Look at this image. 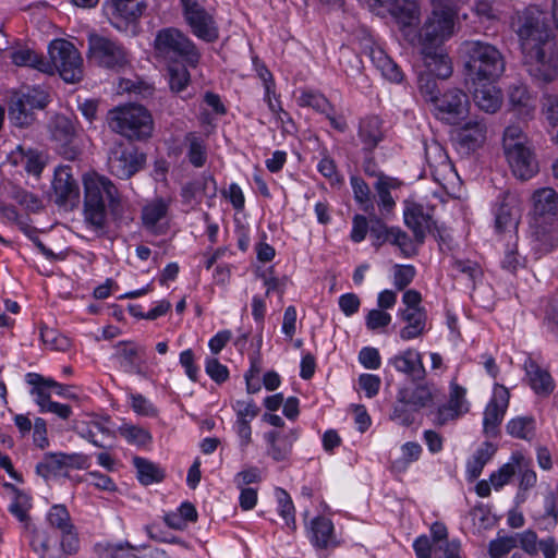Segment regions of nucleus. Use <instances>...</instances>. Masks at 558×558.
Instances as JSON below:
<instances>
[{
	"mask_svg": "<svg viewBox=\"0 0 558 558\" xmlns=\"http://www.w3.org/2000/svg\"><path fill=\"white\" fill-rule=\"evenodd\" d=\"M5 487L10 488L14 494L13 501L9 506L10 513L19 521L27 524L29 521L28 511L32 508L31 497L12 484H5Z\"/></svg>",
	"mask_w": 558,
	"mask_h": 558,
	"instance_id": "a19ab883",
	"label": "nucleus"
},
{
	"mask_svg": "<svg viewBox=\"0 0 558 558\" xmlns=\"http://www.w3.org/2000/svg\"><path fill=\"white\" fill-rule=\"evenodd\" d=\"M8 114L10 122L17 128H28L34 124L36 121V116L34 110H32L25 104L22 106H16L14 104V96L12 95L9 101Z\"/></svg>",
	"mask_w": 558,
	"mask_h": 558,
	"instance_id": "37998d69",
	"label": "nucleus"
},
{
	"mask_svg": "<svg viewBox=\"0 0 558 558\" xmlns=\"http://www.w3.org/2000/svg\"><path fill=\"white\" fill-rule=\"evenodd\" d=\"M84 219L96 232L104 233L107 228V208L118 223H128L131 218L117 186L105 175L88 173L84 177Z\"/></svg>",
	"mask_w": 558,
	"mask_h": 558,
	"instance_id": "7ed1b4c3",
	"label": "nucleus"
},
{
	"mask_svg": "<svg viewBox=\"0 0 558 558\" xmlns=\"http://www.w3.org/2000/svg\"><path fill=\"white\" fill-rule=\"evenodd\" d=\"M155 52L158 59L168 64L184 62L196 66L201 53L194 43L177 28L160 29L155 38Z\"/></svg>",
	"mask_w": 558,
	"mask_h": 558,
	"instance_id": "423d86ee",
	"label": "nucleus"
},
{
	"mask_svg": "<svg viewBox=\"0 0 558 558\" xmlns=\"http://www.w3.org/2000/svg\"><path fill=\"white\" fill-rule=\"evenodd\" d=\"M312 542L318 548H327L332 543L333 525L325 517H317L312 521Z\"/></svg>",
	"mask_w": 558,
	"mask_h": 558,
	"instance_id": "ea45409f",
	"label": "nucleus"
},
{
	"mask_svg": "<svg viewBox=\"0 0 558 558\" xmlns=\"http://www.w3.org/2000/svg\"><path fill=\"white\" fill-rule=\"evenodd\" d=\"M52 187L56 195V203L59 205H65L78 198V185L69 166L59 167L54 171Z\"/></svg>",
	"mask_w": 558,
	"mask_h": 558,
	"instance_id": "a211bd4d",
	"label": "nucleus"
},
{
	"mask_svg": "<svg viewBox=\"0 0 558 558\" xmlns=\"http://www.w3.org/2000/svg\"><path fill=\"white\" fill-rule=\"evenodd\" d=\"M339 64L341 70L349 77H355L361 74L363 69V63L361 58L356 52H354L349 47H341L339 51Z\"/></svg>",
	"mask_w": 558,
	"mask_h": 558,
	"instance_id": "09e8293b",
	"label": "nucleus"
},
{
	"mask_svg": "<svg viewBox=\"0 0 558 558\" xmlns=\"http://www.w3.org/2000/svg\"><path fill=\"white\" fill-rule=\"evenodd\" d=\"M502 150L513 175L523 180V126L520 119L505 129Z\"/></svg>",
	"mask_w": 558,
	"mask_h": 558,
	"instance_id": "ddd939ff",
	"label": "nucleus"
},
{
	"mask_svg": "<svg viewBox=\"0 0 558 558\" xmlns=\"http://www.w3.org/2000/svg\"><path fill=\"white\" fill-rule=\"evenodd\" d=\"M527 385L541 399L549 398L556 388V383L547 367L529 356L525 361Z\"/></svg>",
	"mask_w": 558,
	"mask_h": 558,
	"instance_id": "f3484780",
	"label": "nucleus"
},
{
	"mask_svg": "<svg viewBox=\"0 0 558 558\" xmlns=\"http://www.w3.org/2000/svg\"><path fill=\"white\" fill-rule=\"evenodd\" d=\"M264 437L268 445L267 454L276 462H280L287 460L291 454L292 447L299 438V432L290 429L280 435L279 432L270 430Z\"/></svg>",
	"mask_w": 558,
	"mask_h": 558,
	"instance_id": "aec40b11",
	"label": "nucleus"
},
{
	"mask_svg": "<svg viewBox=\"0 0 558 558\" xmlns=\"http://www.w3.org/2000/svg\"><path fill=\"white\" fill-rule=\"evenodd\" d=\"M145 549L146 546H134L129 542H121L107 545L102 556L104 558H144L141 553Z\"/></svg>",
	"mask_w": 558,
	"mask_h": 558,
	"instance_id": "49530a36",
	"label": "nucleus"
},
{
	"mask_svg": "<svg viewBox=\"0 0 558 558\" xmlns=\"http://www.w3.org/2000/svg\"><path fill=\"white\" fill-rule=\"evenodd\" d=\"M184 17L192 33L207 43L218 39V27L211 13H209L197 0H181Z\"/></svg>",
	"mask_w": 558,
	"mask_h": 558,
	"instance_id": "f8f14e48",
	"label": "nucleus"
},
{
	"mask_svg": "<svg viewBox=\"0 0 558 558\" xmlns=\"http://www.w3.org/2000/svg\"><path fill=\"white\" fill-rule=\"evenodd\" d=\"M486 124L482 120L466 122L457 133L459 142L468 148H476L486 140Z\"/></svg>",
	"mask_w": 558,
	"mask_h": 558,
	"instance_id": "473e14b6",
	"label": "nucleus"
},
{
	"mask_svg": "<svg viewBox=\"0 0 558 558\" xmlns=\"http://www.w3.org/2000/svg\"><path fill=\"white\" fill-rule=\"evenodd\" d=\"M11 197L25 209L33 213L38 211L43 207V203L37 195L22 187H13L11 191Z\"/></svg>",
	"mask_w": 558,
	"mask_h": 558,
	"instance_id": "4d7b16f0",
	"label": "nucleus"
},
{
	"mask_svg": "<svg viewBox=\"0 0 558 558\" xmlns=\"http://www.w3.org/2000/svg\"><path fill=\"white\" fill-rule=\"evenodd\" d=\"M392 228H388L381 219L375 215L369 216V235L373 239V245L380 247L384 243L390 242L392 236Z\"/></svg>",
	"mask_w": 558,
	"mask_h": 558,
	"instance_id": "8fccbe9b",
	"label": "nucleus"
},
{
	"mask_svg": "<svg viewBox=\"0 0 558 558\" xmlns=\"http://www.w3.org/2000/svg\"><path fill=\"white\" fill-rule=\"evenodd\" d=\"M525 50L530 75L543 83L558 75V45L546 10L536 4L525 9Z\"/></svg>",
	"mask_w": 558,
	"mask_h": 558,
	"instance_id": "f03ea898",
	"label": "nucleus"
},
{
	"mask_svg": "<svg viewBox=\"0 0 558 558\" xmlns=\"http://www.w3.org/2000/svg\"><path fill=\"white\" fill-rule=\"evenodd\" d=\"M9 160L16 167H22L27 173L39 175L44 169L45 162L43 155L33 148H25L19 145L9 155Z\"/></svg>",
	"mask_w": 558,
	"mask_h": 558,
	"instance_id": "393cba45",
	"label": "nucleus"
},
{
	"mask_svg": "<svg viewBox=\"0 0 558 558\" xmlns=\"http://www.w3.org/2000/svg\"><path fill=\"white\" fill-rule=\"evenodd\" d=\"M145 8L143 0H109L105 10L110 23L123 31L142 16Z\"/></svg>",
	"mask_w": 558,
	"mask_h": 558,
	"instance_id": "dca6fc26",
	"label": "nucleus"
},
{
	"mask_svg": "<svg viewBox=\"0 0 558 558\" xmlns=\"http://www.w3.org/2000/svg\"><path fill=\"white\" fill-rule=\"evenodd\" d=\"M454 27V14L447 7H436L417 35V48L426 68L418 75V89L424 99L434 104L441 95L436 77L446 80L452 74V62L444 49Z\"/></svg>",
	"mask_w": 558,
	"mask_h": 558,
	"instance_id": "f257e3e1",
	"label": "nucleus"
},
{
	"mask_svg": "<svg viewBox=\"0 0 558 558\" xmlns=\"http://www.w3.org/2000/svg\"><path fill=\"white\" fill-rule=\"evenodd\" d=\"M391 181L392 180L389 177L379 175L375 183V190L378 195V206L386 213H390L396 205L390 194V189L392 186Z\"/></svg>",
	"mask_w": 558,
	"mask_h": 558,
	"instance_id": "3c124183",
	"label": "nucleus"
},
{
	"mask_svg": "<svg viewBox=\"0 0 558 558\" xmlns=\"http://www.w3.org/2000/svg\"><path fill=\"white\" fill-rule=\"evenodd\" d=\"M186 158L196 168L203 167L207 161V147L204 137L195 132H189L184 136Z\"/></svg>",
	"mask_w": 558,
	"mask_h": 558,
	"instance_id": "c9c22d12",
	"label": "nucleus"
},
{
	"mask_svg": "<svg viewBox=\"0 0 558 558\" xmlns=\"http://www.w3.org/2000/svg\"><path fill=\"white\" fill-rule=\"evenodd\" d=\"M466 69L472 81H496L505 70L500 51L493 45L478 40L466 41Z\"/></svg>",
	"mask_w": 558,
	"mask_h": 558,
	"instance_id": "39448f33",
	"label": "nucleus"
},
{
	"mask_svg": "<svg viewBox=\"0 0 558 558\" xmlns=\"http://www.w3.org/2000/svg\"><path fill=\"white\" fill-rule=\"evenodd\" d=\"M205 371L207 375L217 384H222L229 378V371L217 359H207Z\"/></svg>",
	"mask_w": 558,
	"mask_h": 558,
	"instance_id": "0e129e2a",
	"label": "nucleus"
},
{
	"mask_svg": "<svg viewBox=\"0 0 558 558\" xmlns=\"http://www.w3.org/2000/svg\"><path fill=\"white\" fill-rule=\"evenodd\" d=\"M502 268L515 272L519 267V235L514 238L513 243H508L502 260Z\"/></svg>",
	"mask_w": 558,
	"mask_h": 558,
	"instance_id": "e2e57ef3",
	"label": "nucleus"
},
{
	"mask_svg": "<svg viewBox=\"0 0 558 558\" xmlns=\"http://www.w3.org/2000/svg\"><path fill=\"white\" fill-rule=\"evenodd\" d=\"M544 511L538 505H533L532 517L542 530H550L558 521V497L554 492L547 489L544 494Z\"/></svg>",
	"mask_w": 558,
	"mask_h": 558,
	"instance_id": "a878e982",
	"label": "nucleus"
},
{
	"mask_svg": "<svg viewBox=\"0 0 558 558\" xmlns=\"http://www.w3.org/2000/svg\"><path fill=\"white\" fill-rule=\"evenodd\" d=\"M397 9L401 14V20L404 25H412L420 19V8L414 1H403L402 4L398 5Z\"/></svg>",
	"mask_w": 558,
	"mask_h": 558,
	"instance_id": "774afa93",
	"label": "nucleus"
},
{
	"mask_svg": "<svg viewBox=\"0 0 558 558\" xmlns=\"http://www.w3.org/2000/svg\"><path fill=\"white\" fill-rule=\"evenodd\" d=\"M531 210V238L536 243V258L542 253H547L553 248V238L549 228L557 220L558 216V195L551 187H543L532 195Z\"/></svg>",
	"mask_w": 558,
	"mask_h": 558,
	"instance_id": "20e7f679",
	"label": "nucleus"
},
{
	"mask_svg": "<svg viewBox=\"0 0 558 558\" xmlns=\"http://www.w3.org/2000/svg\"><path fill=\"white\" fill-rule=\"evenodd\" d=\"M198 191H203V193L209 197H214L216 195V181L213 177H203L202 181H195L193 183L187 184L184 187V192H190L191 194H195Z\"/></svg>",
	"mask_w": 558,
	"mask_h": 558,
	"instance_id": "680f3d73",
	"label": "nucleus"
},
{
	"mask_svg": "<svg viewBox=\"0 0 558 558\" xmlns=\"http://www.w3.org/2000/svg\"><path fill=\"white\" fill-rule=\"evenodd\" d=\"M88 58L97 65L114 71L130 63L129 53L122 44L96 33L88 35Z\"/></svg>",
	"mask_w": 558,
	"mask_h": 558,
	"instance_id": "1a4fd4ad",
	"label": "nucleus"
},
{
	"mask_svg": "<svg viewBox=\"0 0 558 558\" xmlns=\"http://www.w3.org/2000/svg\"><path fill=\"white\" fill-rule=\"evenodd\" d=\"M542 110L551 125L558 124V95L546 94L543 97Z\"/></svg>",
	"mask_w": 558,
	"mask_h": 558,
	"instance_id": "69168bd1",
	"label": "nucleus"
},
{
	"mask_svg": "<svg viewBox=\"0 0 558 558\" xmlns=\"http://www.w3.org/2000/svg\"><path fill=\"white\" fill-rule=\"evenodd\" d=\"M73 429L83 438L87 439L94 446L98 448H107L108 446L96 438V430L93 426V422L85 423L75 421L73 423Z\"/></svg>",
	"mask_w": 558,
	"mask_h": 558,
	"instance_id": "338daca9",
	"label": "nucleus"
},
{
	"mask_svg": "<svg viewBox=\"0 0 558 558\" xmlns=\"http://www.w3.org/2000/svg\"><path fill=\"white\" fill-rule=\"evenodd\" d=\"M169 86L173 93L183 92L190 83V73L186 63L168 64Z\"/></svg>",
	"mask_w": 558,
	"mask_h": 558,
	"instance_id": "de8ad7c7",
	"label": "nucleus"
},
{
	"mask_svg": "<svg viewBox=\"0 0 558 558\" xmlns=\"http://www.w3.org/2000/svg\"><path fill=\"white\" fill-rule=\"evenodd\" d=\"M31 546L34 551L40 554L41 558H62L59 549L50 548V538L44 532H34Z\"/></svg>",
	"mask_w": 558,
	"mask_h": 558,
	"instance_id": "5fc2aeb1",
	"label": "nucleus"
},
{
	"mask_svg": "<svg viewBox=\"0 0 558 558\" xmlns=\"http://www.w3.org/2000/svg\"><path fill=\"white\" fill-rule=\"evenodd\" d=\"M404 222L412 230L417 244H423L426 233L432 230V216L424 211L423 206L413 204L404 211Z\"/></svg>",
	"mask_w": 558,
	"mask_h": 558,
	"instance_id": "4be33fe9",
	"label": "nucleus"
},
{
	"mask_svg": "<svg viewBox=\"0 0 558 558\" xmlns=\"http://www.w3.org/2000/svg\"><path fill=\"white\" fill-rule=\"evenodd\" d=\"M433 106L439 120L450 125H457L466 118L470 101L463 90L450 88L441 94Z\"/></svg>",
	"mask_w": 558,
	"mask_h": 558,
	"instance_id": "9b49d317",
	"label": "nucleus"
},
{
	"mask_svg": "<svg viewBox=\"0 0 558 558\" xmlns=\"http://www.w3.org/2000/svg\"><path fill=\"white\" fill-rule=\"evenodd\" d=\"M15 106L25 104L32 110H43L49 104V94L40 87H25L13 93Z\"/></svg>",
	"mask_w": 558,
	"mask_h": 558,
	"instance_id": "72a5a7b5",
	"label": "nucleus"
},
{
	"mask_svg": "<svg viewBox=\"0 0 558 558\" xmlns=\"http://www.w3.org/2000/svg\"><path fill=\"white\" fill-rule=\"evenodd\" d=\"M465 393L466 390L463 387L451 384L448 405L440 408L438 412V418L441 423H445L447 420H453L469 410Z\"/></svg>",
	"mask_w": 558,
	"mask_h": 558,
	"instance_id": "7c9ffc66",
	"label": "nucleus"
},
{
	"mask_svg": "<svg viewBox=\"0 0 558 558\" xmlns=\"http://www.w3.org/2000/svg\"><path fill=\"white\" fill-rule=\"evenodd\" d=\"M388 363L392 365L397 372L405 374L412 380L423 379L426 374L422 355L414 349H407L391 357Z\"/></svg>",
	"mask_w": 558,
	"mask_h": 558,
	"instance_id": "412c9836",
	"label": "nucleus"
},
{
	"mask_svg": "<svg viewBox=\"0 0 558 558\" xmlns=\"http://www.w3.org/2000/svg\"><path fill=\"white\" fill-rule=\"evenodd\" d=\"M350 182L354 199L360 205V208L365 213H372L374 210V203L372 199L371 189L367 183L356 175H352L350 178Z\"/></svg>",
	"mask_w": 558,
	"mask_h": 558,
	"instance_id": "c03bdc74",
	"label": "nucleus"
},
{
	"mask_svg": "<svg viewBox=\"0 0 558 558\" xmlns=\"http://www.w3.org/2000/svg\"><path fill=\"white\" fill-rule=\"evenodd\" d=\"M133 464L136 468L138 481L144 485L161 482L165 477L163 470L145 458L134 457Z\"/></svg>",
	"mask_w": 558,
	"mask_h": 558,
	"instance_id": "58836bf2",
	"label": "nucleus"
},
{
	"mask_svg": "<svg viewBox=\"0 0 558 558\" xmlns=\"http://www.w3.org/2000/svg\"><path fill=\"white\" fill-rule=\"evenodd\" d=\"M145 158L131 143H114L108 154V169L120 179H129L142 167Z\"/></svg>",
	"mask_w": 558,
	"mask_h": 558,
	"instance_id": "9d476101",
	"label": "nucleus"
},
{
	"mask_svg": "<svg viewBox=\"0 0 558 558\" xmlns=\"http://www.w3.org/2000/svg\"><path fill=\"white\" fill-rule=\"evenodd\" d=\"M392 232L393 233L389 243L398 246L401 250L402 254L407 257L416 254L412 240L404 231H402L399 228H395Z\"/></svg>",
	"mask_w": 558,
	"mask_h": 558,
	"instance_id": "052dcab7",
	"label": "nucleus"
},
{
	"mask_svg": "<svg viewBox=\"0 0 558 558\" xmlns=\"http://www.w3.org/2000/svg\"><path fill=\"white\" fill-rule=\"evenodd\" d=\"M51 73L59 72L66 83L80 82L83 77V60L75 46L65 39H56L49 45Z\"/></svg>",
	"mask_w": 558,
	"mask_h": 558,
	"instance_id": "6e6552de",
	"label": "nucleus"
},
{
	"mask_svg": "<svg viewBox=\"0 0 558 558\" xmlns=\"http://www.w3.org/2000/svg\"><path fill=\"white\" fill-rule=\"evenodd\" d=\"M398 316L405 323V326L400 330L402 340H411L424 335L427 322L425 310H399Z\"/></svg>",
	"mask_w": 558,
	"mask_h": 558,
	"instance_id": "b1692460",
	"label": "nucleus"
},
{
	"mask_svg": "<svg viewBox=\"0 0 558 558\" xmlns=\"http://www.w3.org/2000/svg\"><path fill=\"white\" fill-rule=\"evenodd\" d=\"M168 211V204L159 198L147 204L142 211V220L144 226L153 231L157 232V223L166 217Z\"/></svg>",
	"mask_w": 558,
	"mask_h": 558,
	"instance_id": "79ce46f5",
	"label": "nucleus"
},
{
	"mask_svg": "<svg viewBox=\"0 0 558 558\" xmlns=\"http://www.w3.org/2000/svg\"><path fill=\"white\" fill-rule=\"evenodd\" d=\"M518 547L523 548V534L514 533L506 535L500 531L498 537L489 542L488 554L490 558H502Z\"/></svg>",
	"mask_w": 558,
	"mask_h": 558,
	"instance_id": "e433bc0d",
	"label": "nucleus"
},
{
	"mask_svg": "<svg viewBox=\"0 0 558 558\" xmlns=\"http://www.w3.org/2000/svg\"><path fill=\"white\" fill-rule=\"evenodd\" d=\"M47 519L52 527H57L60 531H69L70 527H73L70 513L63 505L52 506Z\"/></svg>",
	"mask_w": 558,
	"mask_h": 558,
	"instance_id": "6e6d98bb",
	"label": "nucleus"
},
{
	"mask_svg": "<svg viewBox=\"0 0 558 558\" xmlns=\"http://www.w3.org/2000/svg\"><path fill=\"white\" fill-rule=\"evenodd\" d=\"M144 355L145 349L133 343L121 344L119 349L120 364L126 373L145 375Z\"/></svg>",
	"mask_w": 558,
	"mask_h": 558,
	"instance_id": "c756f323",
	"label": "nucleus"
},
{
	"mask_svg": "<svg viewBox=\"0 0 558 558\" xmlns=\"http://www.w3.org/2000/svg\"><path fill=\"white\" fill-rule=\"evenodd\" d=\"M48 130L51 140L60 146V153L68 160H74L78 150L72 144L76 137V126L73 120L64 114H54L49 123Z\"/></svg>",
	"mask_w": 558,
	"mask_h": 558,
	"instance_id": "2eb2a0df",
	"label": "nucleus"
},
{
	"mask_svg": "<svg viewBox=\"0 0 558 558\" xmlns=\"http://www.w3.org/2000/svg\"><path fill=\"white\" fill-rule=\"evenodd\" d=\"M416 270L412 265H396L393 271V284L402 291L404 290L414 279Z\"/></svg>",
	"mask_w": 558,
	"mask_h": 558,
	"instance_id": "bf43d9fd",
	"label": "nucleus"
},
{
	"mask_svg": "<svg viewBox=\"0 0 558 558\" xmlns=\"http://www.w3.org/2000/svg\"><path fill=\"white\" fill-rule=\"evenodd\" d=\"M278 505H279V513L284 519L286 524L291 529L295 530V518H294V506L290 495L282 488H278L276 492Z\"/></svg>",
	"mask_w": 558,
	"mask_h": 558,
	"instance_id": "864d4df0",
	"label": "nucleus"
},
{
	"mask_svg": "<svg viewBox=\"0 0 558 558\" xmlns=\"http://www.w3.org/2000/svg\"><path fill=\"white\" fill-rule=\"evenodd\" d=\"M109 128L129 140H144L150 136L153 120L149 112L138 105L117 107L108 112Z\"/></svg>",
	"mask_w": 558,
	"mask_h": 558,
	"instance_id": "0eeeda50",
	"label": "nucleus"
},
{
	"mask_svg": "<svg viewBox=\"0 0 558 558\" xmlns=\"http://www.w3.org/2000/svg\"><path fill=\"white\" fill-rule=\"evenodd\" d=\"M10 58L17 66H31L43 73H51L50 62L29 48L14 50Z\"/></svg>",
	"mask_w": 558,
	"mask_h": 558,
	"instance_id": "f704fd0d",
	"label": "nucleus"
},
{
	"mask_svg": "<svg viewBox=\"0 0 558 558\" xmlns=\"http://www.w3.org/2000/svg\"><path fill=\"white\" fill-rule=\"evenodd\" d=\"M65 453H46L43 460L36 465V473L45 478L60 473L66 468Z\"/></svg>",
	"mask_w": 558,
	"mask_h": 558,
	"instance_id": "a18cd8bd",
	"label": "nucleus"
},
{
	"mask_svg": "<svg viewBox=\"0 0 558 558\" xmlns=\"http://www.w3.org/2000/svg\"><path fill=\"white\" fill-rule=\"evenodd\" d=\"M26 381L33 386L31 393L35 396V401L40 407V412H45L48 403L53 402L50 400L49 389H64L61 384L52 378H46L36 373H28Z\"/></svg>",
	"mask_w": 558,
	"mask_h": 558,
	"instance_id": "bb28decb",
	"label": "nucleus"
},
{
	"mask_svg": "<svg viewBox=\"0 0 558 558\" xmlns=\"http://www.w3.org/2000/svg\"><path fill=\"white\" fill-rule=\"evenodd\" d=\"M398 396L401 401L407 402L414 410H421L433 403V391L428 385L404 387L399 390Z\"/></svg>",
	"mask_w": 558,
	"mask_h": 558,
	"instance_id": "2f4dec72",
	"label": "nucleus"
},
{
	"mask_svg": "<svg viewBox=\"0 0 558 558\" xmlns=\"http://www.w3.org/2000/svg\"><path fill=\"white\" fill-rule=\"evenodd\" d=\"M368 56L385 78L393 83H400L403 80L401 69L388 57L383 48L378 46L369 47Z\"/></svg>",
	"mask_w": 558,
	"mask_h": 558,
	"instance_id": "c85d7f7f",
	"label": "nucleus"
},
{
	"mask_svg": "<svg viewBox=\"0 0 558 558\" xmlns=\"http://www.w3.org/2000/svg\"><path fill=\"white\" fill-rule=\"evenodd\" d=\"M359 138L364 150L373 151L384 138L381 120L375 116L362 119L359 125Z\"/></svg>",
	"mask_w": 558,
	"mask_h": 558,
	"instance_id": "cd10ccee",
	"label": "nucleus"
},
{
	"mask_svg": "<svg viewBox=\"0 0 558 558\" xmlns=\"http://www.w3.org/2000/svg\"><path fill=\"white\" fill-rule=\"evenodd\" d=\"M418 410L412 409L410 404L400 400L399 396H397V401L393 405V411L391 414V418L393 421L399 422L404 426H410L414 422V413Z\"/></svg>",
	"mask_w": 558,
	"mask_h": 558,
	"instance_id": "13d9d810",
	"label": "nucleus"
},
{
	"mask_svg": "<svg viewBox=\"0 0 558 558\" xmlns=\"http://www.w3.org/2000/svg\"><path fill=\"white\" fill-rule=\"evenodd\" d=\"M495 229L497 232L513 230L519 235L522 218V203L519 194L507 192L494 207Z\"/></svg>",
	"mask_w": 558,
	"mask_h": 558,
	"instance_id": "4468645a",
	"label": "nucleus"
},
{
	"mask_svg": "<svg viewBox=\"0 0 558 558\" xmlns=\"http://www.w3.org/2000/svg\"><path fill=\"white\" fill-rule=\"evenodd\" d=\"M301 106H307L320 113L329 114V111H333L332 105L322 94L312 90L303 92L299 98Z\"/></svg>",
	"mask_w": 558,
	"mask_h": 558,
	"instance_id": "603ef678",
	"label": "nucleus"
},
{
	"mask_svg": "<svg viewBox=\"0 0 558 558\" xmlns=\"http://www.w3.org/2000/svg\"><path fill=\"white\" fill-rule=\"evenodd\" d=\"M499 391L501 393L500 396V402L497 401L496 396L488 402L485 412H484V420H483V427H484V434L487 437H496L498 434V427L501 423V420L505 414V410L507 407V397H508V390L500 386Z\"/></svg>",
	"mask_w": 558,
	"mask_h": 558,
	"instance_id": "5701e85b",
	"label": "nucleus"
},
{
	"mask_svg": "<svg viewBox=\"0 0 558 558\" xmlns=\"http://www.w3.org/2000/svg\"><path fill=\"white\" fill-rule=\"evenodd\" d=\"M495 81H473V100L478 109L486 113H495L500 109L502 97L493 84Z\"/></svg>",
	"mask_w": 558,
	"mask_h": 558,
	"instance_id": "6ab92c4d",
	"label": "nucleus"
},
{
	"mask_svg": "<svg viewBox=\"0 0 558 558\" xmlns=\"http://www.w3.org/2000/svg\"><path fill=\"white\" fill-rule=\"evenodd\" d=\"M522 461L523 454L521 452L513 453L508 463L504 464L497 472H494L490 475L489 482L492 483V486L499 489L510 483L518 473L520 474Z\"/></svg>",
	"mask_w": 558,
	"mask_h": 558,
	"instance_id": "4c0bfd02",
	"label": "nucleus"
}]
</instances>
